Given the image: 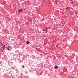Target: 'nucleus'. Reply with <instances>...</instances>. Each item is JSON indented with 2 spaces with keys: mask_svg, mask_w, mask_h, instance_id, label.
Returning a JSON list of instances; mask_svg holds the SVG:
<instances>
[{
  "mask_svg": "<svg viewBox=\"0 0 78 78\" xmlns=\"http://www.w3.org/2000/svg\"><path fill=\"white\" fill-rule=\"evenodd\" d=\"M18 11L20 12H22L23 11V10L22 9L19 10H18Z\"/></svg>",
  "mask_w": 78,
  "mask_h": 78,
  "instance_id": "1",
  "label": "nucleus"
},
{
  "mask_svg": "<svg viewBox=\"0 0 78 78\" xmlns=\"http://www.w3.org/2000/svg\"><path fill=\"white\" fill-rule=\"evenodd\" d=\"M55 69H57L58 68V67L56 65L55 66Z\"/></svg>",
  "mask_w": 78,
  "mask_h": 78,
  "instance_id": "2",
  "label": "nucleus"
},
{
  "mask_svg": "<svg viewBox=\"0 0 78 78\" xmlns=\"http://www.w3.org/2000/svg\"><path fill=\"white\" fill-rule=\"evenodd\" d=\"M27 44H30V42H29V41H27Z\"/></svg>",
  "mask_w": 78,
  "mask_h": 78,
  "instance_id": "3",
  "label": "nucleus"
},
{
  "mask_svg": "<svg viewBox=\"0 0 78 78\" xmlns=\"http://www.w3.org/2000/svg\"><path fill=\"white\" fill-rule=\"evenodd\" d=\"M5 47H3V48H3L2 50L1 51L2 52H3V51L5 49Z\"/></svg>",
  "mask_w": 78,
  "mask_h": 78,
  "instance_id": "4",
  "label": "nucleus"
},
{
  "mask_svg": "<svg viewBox=\"0 0 78 78\" xmlns=\"http://www.w3.org/2000/svg\"><path fill=\"white\" fill-rule=\"evenodd\" d=\"M22 68H23V69H24L25 68V66H23L22 67Z\"/></svg>",
  "mask_w": 78,
  "mask_h": 78,
  "instance_id": "5",
  "label": "nucleus"
},
{
  "mask_svg": "<svg viewBox=\"0 0 78 78\" xmlns=\"http://www.w3.org/2000/svg\"><path fill=\"white\" fill-rule=\"evenodd\" d=\"M2 47H5V45L4 44H3L2 46Z\"/></svg>",
  "mask_w": 78,
  "mask_h": 78,
  "instance_id": "6",
  "label": "nucleus"
},
{
  "mask_svg": "<svg viewBox=\"0 0 78 78\" xmlns=\"http://www.w3.org/2000/svg\"><path fill=\"white\" fill-rule=\"evenodd\" d=\"M71 3H72V4H73V1H72Z\"/></svg>",
  "mask_w": 78,
  "mask_h": 78,
  "instance_id": "7",
  "label": "nucleus"
},
{
  "mask_svg": "<svg viewBox=\"0 0 78 78\" xmlns=\"http://www.w3.org/2000/svg\"><path fill=\"white\" fill-rule=\"evenodd\" d=\"M7 49L8 50H10V49H9V48H7Z\"/></svg>",
  "mask_w": 78,
  "mask_h": 78,
  "instance_id": "8",
  "label": "nucleus"
},
{
  "mask_svg": "<svg viewBox=\"0 0 78 78\" xmlns=\"http://www.w3.org/2000/svg\"><path fill=\"white\" fill-rule=\"evenodd\" d=\"M68 8H69V7H66V9H68Z\"/></svg>",
  "mask_w": 78,
  "mask_h": 78,
  "instance_id": "9",
  "label": "nucleus"
},
{
  "mask_svg": "<svg viewBox=\"0 0 78 78\" xmlns=\"http://www.w3.org/2000/svg\"><path fill=\"white\" fill-rule=\"evenodd\" d=\"M10 46H9L8 47H7V48H8V47H9Z\"/></svg>",
  "mask_w": 78,
  "mask_h": 78,
  "instance_id": "10",
  "label": "nucleus"
},
{
  "mask_svg": "<svg viewBox=\"0 0 78 78\" xmlns=\"http://www.w3.org/2000/svg\"><path fill=\"white\" fill-rule=\"evenodd\" d=\"M45 30H43V31H44Z\"/></svg>",
  "mask_w": 78,
  "mask_h": 78,
  "instance_id": "11",
  "label": "nucleus"
},
{
  "mask_svg": "<svg viewBox=\"0 0 78 78\" xmlns=\"http://www.w3.org/2000/svg\"><path fill=\"white\" fill-rule=\"evenodd\" d=\"M12 69H14V67H12Z\"/></svg>",
  "mask_w": 78,
  "mask_h": 78,
  "instance_id": "12",
  "label": "nucleus"
},
{
  "mask_svg": "<svg viewBox=\"0 0 78 78\" xmlns=\"http://www.w3.org/2000/svg\"><path fill=\"white\" fill-rule=\"evenodd\" d=\"M73 72H74V70H73Z\"/></svg>",
  "mask_w": 78,
  "mask_h": 78,
  "instance_id": "13",
  "label": "nucleus"
},
{
  "mask_svg": "<svg viewBox=\"0 0 78 78\" xmlns=\"http://www.w3.org/2000/svg\"><path fill=\"white\" fill-rule=\"evenodd\" d=\"M66 11H67V9H66Z\"/></svg>",
  "mask_w": 78,
  "mask_h": 78,
  "instance_id": "14",
  "label": "nucleus"
},
{
  "mask_svg": "<svg viewBox=\"0 0 78 78\" xmlns=\"http://www.w3.org/2000/svg\"><path fill=\"white\" fill-rule=\"evenodd\" d=\"M71 42H72V40L71 41Z\"/></svg>",
  "mask_w": 78,
  "mask_h": 78,
  "instance_id": "15",
  "label": "nucleus"
},
{
  "mask_svg": "<svg viewBox=\"0 0 78 78\" xmlns=\"http://www.w3.org/2000/svg\"><path fill=\"white\" fill-rule=\"evenodd\" d=\"M72 2V0H71Z\"/></svg>",
  "mask_w": 78,
  "mask_h": 78,
  "instance_id": "16",
  "label": "nucleus"
}]
</instances>
